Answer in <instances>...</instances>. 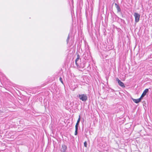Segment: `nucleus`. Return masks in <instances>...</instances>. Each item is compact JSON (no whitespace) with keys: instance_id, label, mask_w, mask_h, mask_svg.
Returning <instances> with one entry per match:
<instances>
[{"instance_id":"f257e3e1","label":"nucleus","mask_w":152,"mask_h":152,"mask_svg":"<svg viewBox=\"0 0 152 152\" xmlns=\"http://www.w3.org/2000/svg\"><path fill=\"white\" fill-rule=\"evenodd\" d=\"M79 97L80 100L83 101H85L87 99V96L86 94H79Z\"/></svg>"},{"instance_id":"f03ea898","label":"nucleus","mask_w":152,"mask_h":152,"mask_svg":"<svg viewBox=\"0 0 152 152\" xmlns=\"http://www.w3.org/2000/svg\"><path fill=\"white\" fill-rule=\"evenodd\" d=\"M134 16L135 19V22L136 23L138 22L140 20V15L138 13L135 12L134 13Z\"/></svg>"},{"instance_id":"7ed1b4c3","label":"nucleus","mask_w":152,"mask_h":152,"mask_svg":"<svg viewBox=\"0 0 152 152\" xmlns=\"http://www.w3.org/2000/svg\"><path fill=\"white\" fill-rule=\"evenodd\" d=\"M116 80L117 81V82H118V84H119V86H121V87H123V88H124L125 87V86L124 84V83L122 82L118 78H117L116 79Z\"/></svg>"},{"instance_id":"20e7f679","label":"nucleus","mask_w":152,"mask_h":152,"mask_svg":"<svg viewBox=\"0 0 152 152\" xmlns=\"http://www.w3.org/2000/svg\"><path fill=\"white\" fill-rule=\"evenodd\" d=\"M62 148L61 150V152H65L67 149V147L65 145H62Z\"/></svg>"},{"instance_id":"39448f33","label":"nucleus","mask_w":152,"mask_h":152,"mask_svg":"<svg viewBox=\"0 0 152 152\" xmlns=\"http://www.w3.org/2000/svg\"><path fill=\"white\" fill-rule=\"evenodd\" d=\"M133 101L135 103H138L140 102L141 101V99L140 98H139L138 99H132Z\"/></svg>"},{"instance_id":"423d86ee","label":"nucleus","mask_w":152,"mask_h":152,"mask_svg":"<svg viewBox=\"0 0 152 152\" xmlns=\"http://www.w3.org/2000/svg\"><path fill=\"white\" fill-rule=\"evenodd\" d=\"M80 58V56L79 55V54H78L77 55V58L76 59L75 61V64L77 66H78V64L77 62L79 60Z\"/></svg>"},{"instance_id":"0eeeda50","label":"nucleus","mask_w":152,"mask_h":152,"mask_svg":"<svg viewBox=\"0 0 152 152\" xmlns=\"http://www.w3.org/2000/svg\"><path fill=\"white\" fill-rule=\"evenodd\" d=\"M148 89H145L143 92V94H145V95H146L147 93L148 92Z\"/></svg>"},{"instance_id":"6e6552de","label":"nucleus","mask_w":152,"mask_h":152,"mask_svg":"<svg viewBox=\"0 0 152 152\" xmlns=\"http://www.w3.org/2000/svg\"><path fill=\"white\" fill-rule=\"evenodd\" d=\"M80 116L79 115V118L77 121V122L76 123V124H77L78 125L79 124V123L80 121Z\"/></svg>"},{"instance_id":"1a4fd4ad","label":"nucleus","mask_w":152,"mask_h":152,"mask_svg":"<svg viewBox=\"0 0 152 152\" xmlns=\"http://www.w3.org/2000/svg\"><path fill=\"white\" fill-rule=\"evenodd\" d=\"M145 96V94H143L142 93V94L141 95V97H140V99H142V98L144 96Z\"/></svg>"},{"instance_id":"9d476101","label":"nucleus","mask_w":152,"mask_h":152,"mask_svg":"<svg viewBox=\"0 0 152 152\" xmlns=\"http://www.w3.org/2000/svg\"><path fill=\"white\" fill-rule=\"evenodd\" d=\"M84 145L86 147H87V143L86 141H85L84 142Z\"/></svg>"},{"instance_id":"9b49d317","label":"nucleus","mask_w":152,"mask_h":152,"mask_svg":"<svg viewBox=\"0 0 152 152\" xmlns=\"http://www.w3.org/2000/svg\"><path fill=\"white\" fill-rule=\"evenodd\" d=\"M59 80H60V81H61V83L62 84H63V82L62 80V78L61 77H60V78H59Z\"/></svg>"},{"instance_id":"f8f14e48","label":"nucleus","mask_w":152,"mask_h":152,"mask_svg":"<svg viewBox=\"0 0 152 152\" xmlns=\"http://www.w3.org/2000/svg\"><path fill=\"white\" fill-rule=\"evenodd\" d=\"M77 129H75V135H77Z\"/></svg>"},{"instance_id":"ddd939ff","label":"nucleus","mask_w":152,"mask_h":152,"mask_svg":"<svg viewBox=\"0 0 152 152\" xmlns=\"http://www.w3.org/2000/svg\"><path fill=\"white\" fill-rule=\"evenodd\" d=\"M78 125L77 124H76L75 126V129H78Z\"/></svg>"},{"instance_id":"4468645a","label":"nucleus","mask_w":152,"mask_h":152,"mask_svg":"<svg viewBox=\"0 0 152 152\" xmlns=\"http://www.w3.org/2000/svg\"><path fill=\"white\" fill-rule=\"evenodd\" d=\"M69 36H68V37H67V40H66L67 41V43H68V40H69Z\"/></svg>"},{"instance_id":"2eb2a0df","label":"nucleus","mask_w":152,"mask_h":152,"mask_svg":"<svg viewBox=\"0 0 152 152\" xmlns=\"http://www.w3.org/2000/svg\"><path fill=\"white\" fill-rule=\"evenodd\" d=\"M117 8L118 9H118H119V7H118V6H117Z\"/></svg>"}]
</instances>
